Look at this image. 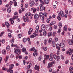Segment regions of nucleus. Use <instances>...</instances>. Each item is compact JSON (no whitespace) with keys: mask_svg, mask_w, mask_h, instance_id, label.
Returning a JSON list of instances; mask_svg holds the SVG:
<instances>
[{"mask_svg":"<svg viewBox=\"0 0 73 73\" xmlns=\"http://www.w3.org/2000/svg\"><path fill=\"white\" fill-rule=\"evenodd\" d=\"M39 1L40 2L41 4H42V5H45V2H44V1H42V0H39Z\"/></svg>","mask_w":73,"mask_h":73,"instance_id":"obj_20","label":"nucleus"},{"mask_svg":"<svg viewBox=\"0 0 73 73\" xmlns=\"http://www.w3.org/2000/svg\"><path fill=\"white\" fill-rule=\"evenodd\" d=\"M41 29L42 31H45V25H44L43 24L41 25Z\"/></svg>","mask_w":73,"mask_h":73,"instance_id":"obj_9","label":"nucleus"},{"mask_svg":"<svg viewBox=\"0 0 73 73\" xmlns=\"http://www.w3.org/2000/svg\"><path fill=\"white\" fill-rule=\"evenodd\" d=\"M2 69L4 70H8V68H5L4 67L2 68Z\"/></svg>","mask_w":73,"mask_h":73,"instance_id":"obj_41","label":"nucleus"},{"mask_svg":"<svg viewBox=\"0 0 73 73\" xmlns=\"http://www.w3.org/2000/svg\"><path fill=\"white\" fill-rule=\"evenodd\" d=\"M41 20L42 21H44V16H42L40 17Z\"/></svg>","mask_w":73,"mask_h":73,"instance_id":"obj_25","label":"nucleus"},{"mask_svg":"<svg viewBox=\"0 0 73 73\" xmlns=\"http://www.w3.org/2000/svg\"><path fill=\"white\" fill-rule=\"evenodd\" d=\"M47 47H45L43 49L44 51H46V50H47Z\"/></svg>","mask_w":73,"mask_h":73,"instance_id":"obj_56","label":"nucleus"},{"mask_svg":"<svg viewBox=\"0 0 73 73\" xmlns=\"http://www.w3.org/2000/svg\"><path fill=\"white\" fill-rule=\"evenodd\" d=\"M46 29H48L49 28L50 29V31H52V27H50L49 28V26L48 25L47 26V27H46Z\"/></svg>","mask_w":73,"mask_h":73,"instance_id":"obj_15","label":"nucleus"},{"mask_svg":"<svg viewBox=\"0 0 73 73\" xmlns=\"http://www.w3.org/2000/svg\"><path fill=\"white\" fill-rule=\"evenodd\" d=\"M43 15L45 17H46L47 16V14L46 13H44L43 14Z\"/></svg>","mask_w":73,"mask_h":73,"instance_id":"obj_49","label":"nucleus"},{"mask_svg":"<svg viewBox=\"0 0 73 73\" xmlns=\"http://www.w3.org/2000/svg\"><path fill=\"white\" fill-rule=\"evenodd\" d=\"M47 41V40H45L44 41V44L45 45H46V42Z\"/></svg>","mask_w":73,"mask_h":73,"instance_id":"obj_60","label":"nucleus"},{"mask_svg":"<svg viewBox=\"0 0 73 73\" xmlns=\"http://www.w3.org/2000/svg\"><path fill=\"white\" fill-rule=\"evenodd\" d=\"M57 61H58L59 60H59L60 58V56L58 55L57 56Z\"/></svg>","mask_w":73,"mask_h":73,"instance_id":"obj_43","label":"nucleus"},{"mask_svg":"<svg viewBox=\"0 0 73 73\" xmlns=\"http://www.w3.org/2000/svg\"><path fill=\"white\" fill-rule=\"evenodd\" d=\"M56 24V22L55 21H52L51 23H50V25L51 26L52 25H54V24Z\"/></svg>","mask_w":73,"mask_h":73,"instance_id":"obj_16","label":"nucleus"},{"mask_svg":"<svg viewBox=\"0 0 73 73\" xmlns=\"http://www.w3.org/2000/svg\"><path fill=\"white\" fill-rule=\"evenodd\" d=\"M50 20V19L49 18H48L47 20V23H49V21Z\"/></svg>","mask_w":73,"mask_h":73,"instance_id":"obj_50","label":"nucleus"},{"mask_svg":"<svg viewBox=\"0 0 73 73\" xmlns=\"http://www.w3.org/2000/svg\"><path fill=\"white\" fill-rule=\"evenodd\" d=\"M38 60H39V61H41V56H39V58H38Z\"/></svg>","mask_w":73,"mask_h":73,"instance_id":"obj_55","label":"nucleus"},{"mask_svg":"<svg viewBox=\"0 0 73 73\" xmlns=\"http://www.w3.org/2000/svg\"><path fill=\"white\" fill-rule=\"evenodd\" d=\"M58 16L60 17L61 16V17H63L64 16V12L62 11H61L60 13L58 14Z\"/></svg>","mask_w":73,"mask_h":73,"instance_id":"obj_2","label":"nucleus"},{"mask_svg":"<svg viewBox=\"0 0 73 73\" xmlns=\"http://www.w3.org/2000/svg\"><path fill=\"white\" fill-rule=\"evenodd\" d=\"M52 65L50 63H49L48 64V68H49V67H52Z\"/></svg>","mask_w":73,"mask_h":73,"instance_id":"obj_21","label":"nucleus"},{"mask_svg":"<svg viewBox=\"0 0 73 73\" xmlns=\"http://www.w3.org/2000/svg\"><path fill=\"white\" fill-rule=\"evenodd\" d=\"M11 44H13L14 42V39H11Z\"/></svg>","mask_w":73,"mask_h":73,"instance_id":"obj_28","label":"nucleus"},{"mask_svg":"<svg viewBox=\"0 0 73 73\" xmlns=\"http://www.w3.org/2000/svg\"><path fill=\"white\" fill-rule=\"evenodd\" d=\"M24 59L25 60H27L28 59V57L27 56H26L25 57H24Z\"/></svg>","mask_w":73,"mask_h":73,"instance_id":"obj_63","label":"nucleus"},{"mask_svg":"<svg viewBox=\"0 0 73 73\" xmlns=\"http://www.w3.org/2000/svg\"><path fill=\"white\" fill-rule=\"evenodd\" d=\"M55 41H56V42H57L58 41V38H55Z\"/></svg>","mask_w":73,"mask_h":73,"instance_id":"obj_58","label":"nucleus"},{"mask_svg":"<svg viewBox=\"0 0 73 73\" xmlns=\"http://www.w3.org/2000/svg\"><path fill=\"white\" fill-rule=\"evenodd\" d=\"M35 69L38 71H39V66H37V65H36L35 66Z\"/></svg>","mask_w":73,"mask_h":73,"instance_id":"obj_10","label":"nucleus"},{"mask_svg":"<svg viewBox=\"0 0 73 73\" xmlns=\"http://www.w3.org/2000/svg\"><path fill=\"white\" fill-rule=\"evenodd\" d=\"M1 42L2 43H3V44H4V43L5 42V40L3 39L1 41Z\"/></svg>","mask_w":73,"mask_h":73,"instance_id":"obj_62","label":"nucleus"},{"mask_svg":"<svg viewBox=\"0 0 73 73\" xmlns=\"http://www.w3.org/2000/svg\"><path fill=\"white\" fill-rule=\"evenodd\" d=\"M14 52L17 54H18V55L21 54V52H20V49L19 47L17 48V49L14 48Z\"/></svg>","mask_w":73,"mask_h":73,"instance_id":"obj_1","label":"nucleus"},{"mask_svg":"<svg viewBox=\"0 0 73 73\" xmlns=\"http://www.w3.org/2000/svg\"><path fill=\"white\" fill-rule=\"evenodd\" d=\"M7 11L9 13H10L11 12V9L10 8H8L7 10Z\"/></svg>","mask_w":73,"mask_h":73,"instance_id":"obj_26","label":"nucleus"},{"mask_svg":"<svg viewBox=\"0 0 73 73\" xmlns=\"http://www.w3.org/2000/svg\"><path fill=\"white\" fill-rule=\"evenodd\" d=\"M5 24L6 25L7 27V28H9V26H10V25L9 24V23H8V22H6L5 23Z\"/></svg>","mask_w":73,"mask_h":73,"instance_id":"obj_13","label":"nucleus"},{"mask_svg":"<svg viewBox=\"0 0 73 73\" xmlns=\"http://www.w3.org/2000/svg\"><path fill=\"white\" fill-rule=\"evenodd\" d=\"M32 72L31 70H29L27 71V73H31Z\"/></svg>","mask_w":73,"mask_h":73,"instance_id":"obj_29","label":"nucleus"},{"mask_svg":"<svg viewBox=\"0 0 73 73\" xmlns=\"http://www.w3.org/2000/svg\"><path fill=\"white\" fill-rule=\"evenodd\" d=\"M57 19L59 21H60V20H61V17H60L58 16Z\"/></svg>","mask_w":73,"mask_h":73,"instance_id":"obj_57","label":"nucleus"},{"mask_svg":"<svg viewBox=\"0 0 73 73\" xmlns=\"http://www.w3.org/2000/svg\"><path fill=\"white\" fill-rule=\"evenodd\" d=\"M27 40L29 41V44H30V45H31V41H30V39L29 38H27Z\"/></svg>","mask_w":73,"mask_h":73,"instance_id":"obj_38","label":"nucleus"},{"mask_svg":"<svg viewBox=\"0 0 73 73\" xmlns=\"http://www.w3.org/2000/svg\"><path fill=\"white\" fill-rule=\"evenodd\" d=\"M73 49H71V48H69V51H67L66 52V53L67 54L69 53V55L70 56L71 54H72V53L73 52Z\"/></svg>","mask_w":73,"mask_h":73,"instance_id":"obj_3","label":"nucleus"},{"mask_svg":"<svg viewBox=\"0 0 73 73\" xmlns=\"http://www.w3.org/2000/svg\"><path fill=\"white\" fill-rule=\"evenodd\" d=\"M19 17L18 16H14V17H13V20H15V19H17Z\"/></svg>","mask_w":73,"mask_h":73,"instance_id":"obj_35","label":"nucleus"},{"mask_svg":"<svg viewBox=\"0 0 73 73\" xmlns=\"http://www.w3.org/2000/svg\"><path fill=\"white\" fill-rule=\"evenodd\" d=\"M4 31H3L1 33V34L0 35V36L1 37H2V36H3V34H4Z\"/></svg>","mask_w":73,"mask_h":73,"instance_id":"obj_53","label":"nucleus"},{"mask_svg":"<svg viewBox=\"0 0 73 73\" xmlns=\"http://www.w3.org/2000/svg\"><path fill=\"white\" fill-rule=\"evenodd\" d=\"M31 66H32V64L30 63L29 64V65L26 67V68L27 70L29 69L30 68V67H31Z\"/></svg>","mask_w":73,"mask_h":73,"instance_id":"obj_12","label":"nucleus"},{"mask_svg":"<svg viewBox=\"0 0 73 73\" xmlns=\"http://www.w3.org/2000/svg\"><path fill=\"white\" fill-rule=\"evenodd\" d=\"M54 29H57V27L56 25H54Z\"/></svg>","mask_w":73,"mask_h":73,"instance_id":"obj_64","label":"nucleus"},{"mask_svg":"<svg viewBox=\"0 0 73 73\" xmlns=\"http://www.w3.org/2000/svg\"><path fill=\"white\" fill-rule=\"evenodd\" d=\"M27 41V38H23V42H25Z\"/></svg>","mask_w":73,"mask_h":73,"instance_id":"obj_40","label":"nucleus"},{"mask_svg":"<svg viewBox=\"0 0 73 73\" xmlns=\"http://www.w3.org/2000/svg\"><path fill=\"white\" fill-rule=\"evenodd\" d=\"M25 8H27L28 7V4L27 3L25 5Z\"/></svg>","mask_w":73,"mask_h":73,"instance_id":"obj_59","label":"nucleus"},{"mask_svg":"<svg viewBox=\"0 0 73 73\" xmlns=\"http://www.w3.org/2000/svg\"><path fill=\"white\" fill-rule=\"evenodd\" d=\"M45 57H46V58H45L46 59H47V58H49V55H46V56H44Z\"/></svg>","mask_w":73,"mask_h":73,"instance_id":"obj_47","label":"nucleus"},{"mask_svg":"<svg viewBox=\"0 0 73 73\" xmlns=\"http://www.w3.org/2000/svg\"><path fill=\"white\" fill-rule=\"evenodd\" d=\"M26 51V48H23L22 49L23 52H25Z\"/></svg>","mask_w":73,"mask_h":73,"instance_id":"obj_31","label":"nucleus"},{"mask_svg":"<svg viewBox=\"0 0 73 73\" xmlns=\"http://www.w3.org/2000/svg\"><path fill=\"white\" fill-rule=\"evenodd\" d=\"M60 46L61 48H64L65 47V44L63 43H61L60 44Z\"/></svg>","mask_w":73,"mask_h":73,"instance_id":"obj_8","label":"nucleus"},{"mask_svg":"<svg viewBox=\"0 0 73 73\" xmlns=\"http://www.w3.org/2000/svg\"><path fill=\"white\" fill-rule=\"evenodd\" d=\"M43 35L44 36H46V32L45 31H44Z\"/></svg>","mask_w":73,"mask_h":73,"instance_id":"obj_34","label":"nucleus"},{"mask_svg":"<svg viewBox=\"0 0 73 73\" xmlns=\"http://www.w3.org/2000/svg\"><path fill=\"white\" fill-rule=\"evenodd\" d=\"M56 48H57V49H58V50H60V44H56Z\"/></svg>","mask_w":73,"mask_h":73,"instance_id":"obj_11","label":"nucleus"},{"mask_svg":"<svg viewBox=\"0 0 73 73\" xmlns=\"http://www.w3.org/2000/svg\"><path fill=\"white\" fill-rule=\"evenodd\" d=\"M34 5H35V2L33 1L31 2L30 4V7H32V6H33Z\"/></svg>","mask_w":73,"mask_h":73,"instance_id":"obj_14","label":"nucleus"},{"mask_svg":"<svg viewBox=\"0 0 73 73\" xmlns=\"http://www.w3.org/2000/svg\"><path fill=\"white\" fill-rule=\"evenodd\" d=\"M10 48V47L9 46H7L6 48V49L7 50H9V48Z\"/></svg>","mask_w":73,"mask_h":73,"instance_id":"obj_42","label":"nucleus"},{"mask_svg":"<svg viewBox=\"0 0 73 73\" xmlns=\"http://www.w3.org/2000/svg\"><path fill=\"white\" fill-rule=\"evenodd\" d=\"M44 2L46 4H48L49 3V0H44Z\"/></svg>","mask_w":73,"mask_h":73,"instance_id":"obj_18","label":"nucleus"},{"mask_svg":"<svg viewBox=\"0 0 73 73\" xmlns=\"http://www.w3.org/2000/svg\"><path fill=\"white\" fill-rule=\"evenodd\" d=\"M53 57L55 60H56L57 59V56L56 55H53Z\"/></svg>","mask_w":73,"mask_h":73,"instance_id":"obj_36","label":"nucleus"},{"mask_svg":"<svg viewBox=\"0 0 73 73\" xmlns=\"http://www.w3.org/2000/svg\"><path fill=\"white\" fill-rule=\"evenodd\" d=\"M39 6L40 7V11H43L44 9H45V7L42 4H40Z\"/></svg>","mask_w":73,"mask_h":73,"instance_id":"obj_4","label":"nucleus"},{"mask_svg":"<svg viewBox=\"0 0 73 73\" xmlns=\"http://www.w3.org/2000/svg\"><path fill=\"white\" fill-rule=\"evenodd\" d=\"M33 35H34V36H35V37H36V36H38V35L36 34L35 33H34Z\"/></svg>","mask_w":73,"mask_h":73,"instance_id":"obj_44","label":"nucleus"},{"mask_svg":"<svg viewBox=\"0 0 73 73\" xmlns=\"http://www.w3.org/2000/svg\"><path fill=\"white\" fill-rule=\"evenodd\" d=\"M33 31V29H32V28L30 29L28 31V34L29 35H31Z\"/></svg>","mask_w":73,"mask_h":73,"instance_id":"obj_7","label":"nucleus"},{"mask_svg":"<svg viewBox=\"0 0 73 73\" xmlns=\"http://www.w3.org/2000/svg\"><path fill=\"white\" fill-rule=\"evenodd\" d=\"M36 30H39V26L38 25L36 27Z\"/></svg>","mask_w":73,"mask_h":73,"instance_id":"obj_45","label":"nucleus"},{"mask_svg":"<svg viewBox=\"0 0 73 73\" xmlns=\"http://www.w3.org/2000/svg\"><path fill=\"white\" fill-rule=\"evenodd\" d=\"M35 50V47H32L30 50V51H32L33 50V51H34Z\"/></svg>","mask_w":73,"mask_h":73,"instance_id":"obj_33","label":"nucleus"},{"mask_svg":"<svg viewBox=\"0 0 73 73\" xmlns=\"http://www.w3.org/2000/svg\"><path fill=\"white\" fill-rule=\"evenodd\" d=\"M73 69V68L72 67H70L69 68V70H72Z\"/></svg>","mask_w":73,"mask_h":73,"instance_id":"obj_54","label":"nucleus"},{"mask_svg":"<svg viewBox=\"0 0 73 73\" xmlns=\"http://www.w3.org/2000/svg\"><path fill=\"white\" fill-rule=\"evenodd\" d=\"M18 37L19 38H21V34H18Z\"/></svg>","mask_w":73,"mask_h":73,"instance_id":"obj_46","label":"nucleus"},{"mask_svg":"<svg viewBox=\"0 0 73 73\" xmlns=\"http://www.w3.org/2000/svg\"><path fill=\"white\" fill-rule=\"evenodd\" d=\"M52 45L53 47H55L56 46V44L55 43V42L54 41H52Z\"/></svg>","mask_w":73,"mask_h":73,"instance_id":"obj_23","label":"nucleus"},{"mask_svg":"<svg viewBox=\"0 0 73 73\" xmlns=\"http://www.w3.org/2000/svg\"><path fill=\"white\" fill-rule=\"evenodd\" d=\"M8 58H9V56H7L6 57V61H8Z\"/></svg>","mask_w":73,"mask_h":73,"instance_id":"obj_61","label":"nucleus"},{"mask_svg":"<svg viewBox=\"0 0 73 73\" xmlns=\"http://www.w3.org/2000/svg\"><path fill=\"white\" fill-rule=\"evenodd\" d=\"M64 31L63 32H64L65 31H66L67 30V27H66V26H65L64 28Z\"/></svg>","mask_w":73,"mask_h":73,"instance_id":"obj_19","label":"nucleus"},{"mask_svg":"<svg viewBox=\"0 0 73 73\" xmlns=\"http://www.w3.org/2000/svg\"><path fill=\"white\" fill-rule=\"evenodd\" d=\"M58 26L60 27V28H61V27H62V24H61V23H59Z\"/></svg>","mask_w":73,"mask_h":73,"instance_id":"obj_39","label":"nucleus"},{"mask_svg":"<svg viewBox=\"0 0 73 73\" xmlns=\"http://www.w3.org/2000/svg\"><path fill=\"white\" fill-rule=\"evenodd\" d=\"M49 60H50V61H53V58L52 57H51L49 58Z\"/></svg>","mask_w":73,"mask_h":73,"instance_id":"obj_52","label":"nucleus"},{"mask_svg":"<svg viewBox=\"0 0 73 73\" xmlns=\"http://www.w3.org/2000/svg\"><path fill=\"white\" fill-rule=\"evenodd\" d=\"M23 20H24L25 22H26V21H27V19H26L25 16H24L23 17Z\"/></svg>","mask_w":73,"mask_h":73,"instance_id":"obj_32","label":"nucleus"},{"mask_svg":"<svg viewBox=\"0 0 73 73\" xmlns=\"http://www.w3.org/2000/svg\"><path fill=\"white\" fill-rule=\"evenodd\" d=\"M52 38H50L49 39V40H48V42L49 43H50V42L52 41Z\"/></svg>","mask_w":73,"mask_h":73,"instance_id":"obj_48","label":"nucleus"},{"mask_svg":"<svg viewBox=\"0 0 73 73\" xmlns=\"http://www.w3.org/2000/svg\"><path fill=\"white\" fill-rule=\"evenodd\" d=\"M2 53L3 54H5L6 53V50H3L2 51Z\"/></svg>","mask_w":73,"mask_h":73,"instance_id":"obj_24","label":"nucleus"},{"mask_svg":"<svg viewBox=\"0 0 73 73\" xmlns=\"http://www.w3.org/2000/svg\"><path fill=\"white\" fill-rule=\"evenodd\" d=\"M37 55H38L37 53V52H35V53H33V55L35 57L37 56Z\"/></svg>","mask_w":73,"mask_h":73,"instance_id":"obj_30","label":"nucleus"},{"mask_svg":"<svg viewBox=\"0 0 73 73\" xmlns=\"http://www.w3.org/2000/svg\"><path fill=\"white\" fill-rule=\"evenodd\" d=\"M13 66H14V65L13 64L10 65L9 66V69L7 70V72H10V70L13 68Z\"/></svg>","mask_w":73,"mask_h":73,"instance_id":"obj_5","label":"nucleus"},{"mask_svg":"<svg viewBox=\"0 0 73 73\" xmlns=\"http://www.w3.org/2000/svg\"><path fill=\"white\" fill-rule=\"evenodd\" d=\"M34 18L35 19H36L37 20L39 19V16L37 14H35L34 15Z\"/></svg>","mask_w":73,"mask_h":73,"instance_id":"obj_6","label":"nucleus"},{"mask_svg":"<svg viewBox=\"0 0 73 73\" xmlns=\"http://www.w3.org/2000/svg\"><path fill=\"white\" fill-rule=\"evenodd\" d=\"M8 36L9 37H12V35H11V33H9L8 34Z\"/></svg>","mask_w":73,"mask_h":73,"instance_id":"obj_51","label":"nucleus"},{"mask_svg":"<svg viewBox=\"0 0 73 73\" xmlns=\"http://www.w3.org/2000/svg\"><path fill=\"white\" fill-rule=\"evenodd\" d=\"M9 21H11V24H13L14 23V21L13 20V19H10L9 20Z\"/></svg>","mask_w":73,"mask_h":73,"instance_id":"obj_17","label":"nucleus"},{"mask_svg":"<svg viewBox=\"0 0 73 73\" xmlns=\"http://www.w3.org/2000/svg\"><path fill=\"white\" fill-rule=\"evenodd\" d=\"M34 37H35V36H34L33 34V35H31L30 36V38H34Z\"/></svg>","mask_w":73,"mask_h":73,"instance_id":"obj_37","label":"nucleus"},{"mask_svg":"<svg viewBox=\"0 0 73 73\" xmlns=\"http://www.w3.org/2000/svg\"><path fill=\"white\" fill-rule=\"evenodd\" d=\"M42 15H43V14L42 12H40L39 14V15L40 17H41V16H42Z\"/></svg>","mask_w":73,"mask_h":73,"instance_id":"obj_27","label":"nucleus"},{"mask_svg":"<svg viewBox=\"0 0 73 73\" xmlns=\"http://www.w3.org/2000/svg\"><path fill=\"white\" fill-rule=\"evenodd\" d=\"M48 36H52L53 35V34L52 33L50 32L48 33Z\"/></svg>","mask_w":73,"mask_h":73,"instance_id":"obj_22","label":"nucleus"}]
</instances>
